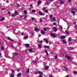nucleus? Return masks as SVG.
Segmentation results:
<instances>
[{
  "label": "nucleus",
  "instance_id": "obj_3",
  "mask_svg": "<svg viewBox=\"0 0 77 77\" xmlns=\"http://www.w3.org/2000/svg\"><path fill=\"white\" fill-rule=\"evenodd\" d=\"M34 30L35 32H39L40 30H39V29H38V28H35L34 29Z\"/></svg>",
  "mask_w": 77,
  "mask_h": 77
},
{
  "label": "nucleus",
  "instance_id": "obj_10",
  "mask_svg": "<svg viewBox=\"0 0 77 77\" xmlns=\"http://www.w3.org/2000/svg\"><path fill=\"white\" fill-rule=\"evenodd\" d=\"M44 47L45 48H50V46H49L44 45Z\"/></svg>",
  "mask_w": 77,
  "mask_h": 77
},
{
  "label": "nucleus",
  "instance_id": "obj_4",
  "mask_svg": "<svg viewBox=\"0 0 77 77\" xmlns=\"http://www.w3.org/2000/svg\"><path fill=\"white\" fill-rule=\"evenodd\" d=\"M38 73L39 74H40L41 75H44V73L40 71H38Z\"/></svg>",
  "mask_w": 77,
  "mask_h": 77
},
{
  "label": "nucleus",
  "instance_id": "obj_28",
  "mask_svg": "<svg viewBox=\"0 0 77 77\" xmlns=\"http://www.w3.org/2000/svg\"><path fill=\"white\" fill-rule=\"evenodd\" d=\"M24 14H27V11L26 10L24 11Z\"/></svg>",
  "mask_w": 77,
  "mask_h": 77
},
{
  "label": "nucleus",
  "instance_id": "obj_52",
  "mask_svg": "<svg viewBox=\"0 0 77 77\" xmlns=\"http://www.w3.org/2000/svg\"><path fill=\"white\" fill-rule=\"evenodd\" d=\"M17 6L18 7H20V4H17Z\"/></svg>",
  "mask_w": 77,
  "mask_h": 77
},
{
  "label": "nucleus",
  "instance_id": "obj_62",
  "mask_svg": "<svg viewBox=\"0 0 77 77\" xmlns=\"http://www.w3.org/2000/svg\"><path fill=\"white\" fill-rule=\"evenodd\" d=\"M23 35H24V33H21V35H22V36H23Z\"/></svg>",
  "mask_w": 77,
  "mask_h": 77
},
{
  "label": "nucleus",
  "instance_id": "obj_6",
  "mask_svg": "<svg viewBox=\"0 0 77 77\" xmlns=\"http://www.w3.org/2000/svg\"><path fill=\"white\" fill-rule=\"evenodd\" d=\"M49 68V66H45V69L46 70H47V69H48Z\"/></svg>",
  "mask_w": 77,
  "mask_h": 77
},
{
  "label": "nucleus",
  "instance_id": "obj_38",
  "mask_svg": "<svg viewBox=\"0 0 77 77\" xmlns=\"http://www.w3.org/2000/svg\"><path fill=\"white\" fill-rule=\"evenodd\" d=\"M24 16H25V17L24 18V19L26 20V19L27 18V16L26 15H25Z\"/></svg>",
  "mask_w": 77,
  "mask_h": 77
},
{
  "label": "nucleus",
  "instance_id": "obj_36",
  "mask_svg": "<svg viewBox=\"0 0 77 77\" xmlns=\"http://www.w3.org/2000/svg\"><path fill=\"white\" fill-rule=\"evenodd\" d=\"M10 45L12 48H14V47L13 46V45H12V44H10Z\"/></svg>",
  "mask_w": 77,
  "mask_h": 77
},
{
  "label": "nucleus",
  "instance_id": "obj_30",
  "mask_svg": "<svg viewBox=\"0 0 77 77\" xmlns=\"http://www.w3.org/2000/svg\"><path fill=\"white\" fill-rule=\"evenodd\" d=\"M43 30L44 31H47V28H44Z\"/></svg>",
  "mask_w": 77,
  "mask_h": 77
},
{
  "label": "nucleus",
  "instance_id": "obj_58",
  "mask_svg": "<svg viewBox=\"0 0 77 77\" xmlns=\"http://www.w3.org/2000/svg\"><path fill=\"white\" fill-rule=\"evenodd\" d=\"M44 41H46L47 40L45 38H44Z\"/></svg>",
  "mask_w": 77,
  "mask_h": 77
},
{
  "label": "nucleus",
  "instance_id": "obj_49",
  "mask_svg": "<svg viewBox=\"0 0 77 77\" xmlns=\"http://www.w3.org/2000/svg\"><path fill=\"white\" fill-rule=\"evenodd\" d=\"M2 10H3V11H4L5 10H6V9H5V8H2Z\"/></svg>",
  "mask_w": 77,
  "mask_h": 77
},
{
  "label": "nucleus",
  "instance_id": "obj_43",
  "mask_svg": "<svg viewBox=\"0 0 77 77\" xmlns=\"http://www.w3.org/2000/svg\"><path fill=\"white\" fill-rule=\"evenodd\" d=\"M46 29H48V30H50V28L48 27L47 28H46Z\"/></svg>",
  "mask_w": 77,
  "mask_h": 77
},
{
  "label": "nucleus",
  "instance_id": "obj_12",
  "mask_svg": "<svg viewBox=\"0 0 77 77\" xmlns=\"http://www.w3.org/2000/svg\"><path fill=\"white\" fill-rule=\"evenodd\" d=\"M42 3V2L41 1H38L37 2V4L38 5H39V4H41Z\"/></svg>",
  "mask_w": 77,
  "mask_h": 77
},
{
  "label": "nucleus",
  "instance_id": "obj_1",
  "mask_svg": "<svg viewBox=\"0 0 77 77\" xmlns=\"http://www.w3.org/2000/svg\"><path fill=\"white\" fill-rule=\"evenodd\" d=\"M50 35H51V36L52 37H53L54 38H57L56 34L54 33H50Z\"/></svg>",
  "mask_w": 77,
  "mask_h": 77
},
{
  "label": "nucleus",
  "instance_id": "obj_18",
  "mask_svg": "<svg viewBox=\"0 0 77 77\" xmlns=\"http://www.w3.org/2000/svg\"><path fill=\"white\" fill-rule=\"evenodd\" d=\"M61 39H64V38H65V37L63 36H62L60 37Z\"/></svg>",
  "mask_w": 77,
  "mask_h": 77
},
{
  "label": "nucleus",
  "instance_id": "obj_16",
  "mask_svg": "<svg viewBox=\"0 0 77 77\" xmlns=\"http://www.w3.org/2000/svg\"><path fill=\"white\" fill-rule=\"evenodd\" d=\"M38 47L39 48H41V47H42V46H41V45L40 44L38 45Z\"/></svg>",
  "mask_w": 77,
  "mask_h": 77
},
{
  "label": "nucleus",
  "instance_id": "obj_34",
  "mask_svg": "<svg viewBox=\"0 0 77 77\" xmlns=\"http://www.w3.org/2000/svg\"><path fill=\"white\" fill-rule=\"evenodd\" d=\"M50 2H48L47 4H46V5H49V4H50Z\"/></svg>",
  "mask_w": 77,
  "mask_h": 77
},
{
  "label": "nucleus",
  "instance_id": "obj_47",
  "mask_svg": "<svg viewBox=\"0 0 77 77\" xmlns=\"http://www.w3.org/2000/svg\"><path fill=\"white\" fill-rule=\"evenodd\" d=\"M46 41V44H48V40H47Z\"/></svg>",
  "mask_w": 77,
  "mask_h": 77
},
{
  "label": "nucleus",
  "instance_id": "obj_37",
  "mask_svg": "<svg viewBox=\"0 0 77 77\" xmlns=\"http://www.w3.org/2000/svg\"><path fill=\"white\" fill-rule=\"evenodd\" d=\"M38 43H40V44H42V42L41 41H40L39 42H38Z\"/></svg>",
  "mask_w": 77,
  "mask_h": 77
},
{
  "label": "nucleus",
  "instance_id": "obj_48",
  "mask_svg": "<svg viewBox=\"0 0 77 77\" xmlns=\"http://www.w3.org/2000/svg\"><path fill=\"white\" fill-rule=\"evenodd\" d=\"M33 62H34V63H36V61H33Z\"/></svg>",
  "mask_w": 77,
  "mask_h": 77
},
{
  "label": "nucleus",
  "instance_id": "obj_46",
  "mask_svg": "<svg viewBox=\"0 0 77 77\" xmlns=\"http://www.w3.org/2000/svg\"><path fill=\"white\" fill-rule=\"evenodd\" d=\"M53 24L54 25H56V23L55 22H54L53 23Z\"/></svg>",
  "mask_w": 77,
  "mask_h": 77
},
{
  "label": "nucleus",
  "instance_id": "obj_33",
  "mask_svg": "<svg viewBox=\"0 0 77 77\" xmlns=\"http://www.w3.org/2000/svg\"><path fill=\"white\" fill-rule=\"evenodd\" d=\"M18 53H16L15 54H14L15 56H17L18 55Z\"/></svg>",
  "mask_w": 77,
  "mask_h": 77
},
{
  "label": "nucleus",
  "instance_id": "obj_41",
  "mask_svg": "<svg viewBox=\"0 0 77 77\" xmlns=\"http://www.w3.org/2000/svg\"><path fill=\"white\" fill-rule=\"evenodd\" d=\"M69 41L71 42V38H70L69 39Z\"/></svg>",
  "mask_w": 77,
  "mask_h": 77
},
{
  "label": "nucleus",
  "instance_id": "obj_14",
  "mask_svg": "<svg viewBox=\"0 0 77 77\" xmlns=\"http://www.w3.org/2000/svg\"><path fill=\"white\" fill-rule=\"evenodd\" d=\"M25 46H26V47H29L30 46V45H29L28 44H26L25 45Z\"/></svg>",
  "mask_w": 77,
  "mask_h": 77
},
{
  "label": "nucleus",
  "instance_id": "obj_56",
  "mask_svg": "<svg viewBox=\"0 0 77 77\" xmlns=\"http://www.w3.org/2000/svg\"><path fill=\"white\" fill-rule=\"evenodd\" d=\"M43 11H45V8H43Z\"/></svg>",
  "mask_w": 77,
  "mask_h": 77
},
{
  "label": "nucleus",
  "instance_id": "obj_35",
  "mask_svg": "<svg viewBox=\"0 0 77 77\" xmlns=\"http://www.w3.org/2000/svg\"><path fill=\"white\" fill-rule=\"evenodd\" d=\"M73 11H77V8H73Z\"/></svg>",
  "mask_w": 77,
  "mask_h": 77
},
{
  "label": "nucleus",
  "instance_id": "obj_54",
  "mask_svg": "<svg viewBox=\"0 0 77 77\" xmlns=\"http://www.w3.org/2000/svg\"><path fill=\"white\" fill-rule=\"evenodd\" d=\"M74 8V7H72L71 8V9H72V10H73Z\"/></svg>",
  "mask_w": 77,
  "mask_h": 77
},
{
  "label": "nucleus",
  "instance_id": "obj_51",
  "mask_svg": "<svg viewBox=\"0 0 77 77\" xmlns=\"http://www.w3.org/2000/svg\"><path fill=\"white\" fill-rule=\"evenodd\" d=\"M53 17V15L51 14L50 15V18H51Z\"/></svg>",
  "mask_w": 77,
  "mask_h": 77
},
{
  "label": "nucleus",
  "instance_id": "obj_20",
  "mask_svg": "<svg viewBox=\"0 0 77 77\" xmlns=\"http://www.w3.org/2000/svg\"><path fill=\"white\" fill-rule=\"evenodd\" d=\"M62 41L63 43H64V44H66V42L65 40H63Z\"/></svg>",
  "mask_w": 77,
  "mask_h": 77
},
{
  "label": "nucleus",
  "instance_id": "obj_24",
  "mask_svg": "<svg viewBox=\"0 0 77 77\" xmlns=\"http://www.w3.org/2000/svg\"><path fill=\"white\" fill-rule=\"evenodd\" d=\"M60 4H63L64 3V2L63 1H61L60 2Z\"/></svg>",
  "mask_w": 77,
  "mask_h": 77
},
{
  "label": "nucleus",
  "instance_id": "obj_21",
  "mask_svg": "<svg viewBox=\"0 0 77 77\" xmlns=\"http://www.w3.org/2000/svg\"><path fill=\"white\" fill-rule=\"evenodd\" d=\"M28 36H25V37L24 38V39H27V38H28Z\"/></svg>",
  "mask_w": 77,
  "mask_h": 77
},
{
  "label": "nucleus",
  "instance_id": "obj_22",
  "mask_svg": "<svg viewBox=\"0 0 77 77\" xmlns=\"http://www.w3.org/2000/svg\"><path fill=\"white\" fill-rule=\"evenodd\" d=\"M66 34H67V35H69V32H68V31H67V30L66 31Z\"/></svg>",
  "mask_w": 77,
  "mask_h": 77
},
{
  "label": "nucleus",
  "instance_id": "obj_42",
  "mask_svg": "<svg viewBox=\"0 0 77 77\" xmlns=\"http://www.w3.org/2000/svg\"><path fill=\"white\" fill-rule=\"evenodd\" d=\"M53 20H54V21H56V18H55V17H54L53 18Z\"/></svg>",
  "mask_w": 77,
  "mask_h": 77
},
{
  "label": "nucleus",
  "instance_id": "obj_5",
  "mask_svg": "<svg viewBox=\"0 0 77 77\" xmlns=\"http://www.w3.org/2000/svg\"><path fill=\"white\" fill-rule=\"evenodd\" d=\"M38 13L40 15H41L42 16L44 15V14H42V13L41 12V11H39Z\"/></svg>",
  "mask_w": 77,
  "mask_h": 77
},
{
  "label": "nucleus",
  "instance_id": "obj_26",
  "mask_svg": "<svg viewBox=\"0 0 77 77\" xmlns=\"http://www.w3.org/2000/svg\"><path fill=\"white\" fill-rule=\"evenodd\" d=\"M63 67L66 69V70H68V68H66V67L65 66H64Z\"/></svg>",
  "mask_w": 77,
  "mask_h": 77
},
{
  "label": "nucleus",
  "instance_id": "obj_8",
  "mask_svg": "<svg viewBox=\"0 0 77 77\" xmlns=\"http://www.w3.org/2000/svg\"><path fill=\"white\" fill-rule=\"evenodd\" d=\"M8 39L9 40H10V41H12V42H14V40L10 38L9 37H8Z\"/></svg>",
  "mask_w": 77,
  "mask_h": 77
},
{
  "label": "nucleus",
  "instance_id": "obj_2",
  "mask_svg": "<svg viewBox=\"0 0 77 77\" xmlns=\"http://www.w3.org/2000/svg\"><path fill=\"white\" fill-rule=\"evenodd\" d=\"M65 57L69 59V60H71V57L69 56L68 55V54H66Z\"/></svg>",
  "mask_w": 77,
  "mask_h": 77
},
{
  "label": "nucleus",
  "instance_id": "obj_45",
  "mask_svg": "<svg viewBox=\"0 0 77 77\" xmlns=\"http://www.w3.org/2000/svg\"><path fill=\"white\" fill-rule=\"evenodd\" d=\"M69 74H68L66 76H65V77H69Z\"/></svg>",
  "mask_w": 77,
  "mask_h": 77
},
{
  "label": "nucleus",
  "instance_id": "obj_32",
  "mask_svg": "<svg viewBox=\"0 0 77 77\" xmlns=\"http://www.w3.org/2000/svg\"><path fill=\"white\" fill-rule=\"evenodd\" d=\"M49 2L50 3H51L52 2H53V0H50Z\"/></svg>",
  "mask_w": 77,
  "mask_h": 77
},
{
  "label": "nucleus",
  "instance_id": "obj_11",
  "mask_svg": "<svg viewBox=\"0 0 77 77\" xmlns=\"http://www.w3.org/2000/svg\"><path fill=\"white\" fill-rule=\"evenodd\" d=\"M41 33L42 34H43V35H45V32H44V31L43 30H41Z\"/></svg>",
  "mask_w": 77,
  "mask_h": 77
},
{
  "label": "nucleus",
  "instance_id": "obj_59",
  "mask_svg": "<svg viewBox=\"0 0 77 77\" xmlns=\"http://www.w3.org/2000/svg\"><path fill=\"white\" fill-rule=\"evenodd\" d=\"M71 0H68V2H69V3H70V2H71Z\"/></svg>",
  "mask_w": 77,
  "mask_h": 77
},
{
  "label": "nucleus",
  "instance_id": "obj_55",
  "mask_svg": "<svg viewBox=\"0 0 77 77\" xmlns=\"http://www.w3.org/2000/svg\"><path fill=\"white\" fill-rule=\"evenodd\" d=\"M34 20V17H32V21H33V20Z\"/></svg>",
  "mask_w": 77,
  "mask_h": 77
},
{
  "label": "nucleus",
  "instance_id": "obj_29",
  "mask_svg": "<svg viewBox=\"0 0 77 77\" xmlns=\"http://www.w3.org/2000/svg\"><path fill=\"white\" fill-rule=\"evenodd\" d=\"M32 12H35V10H32Z\"/></svg>",
  "mask_w": 77,
  "mask_h": 77
},
{
  "label": "nucleus",
  "instance_id": "obj_40",
  "mask_svg": "<svg viewBox=\"0 0 77 77\" xmlns=\"http://www.w3.org/2000/svg\"><path fill=\"white\" fill-rule=\"evenodd\" d=\"M57 55H56L55 57V59H57Z\"/></svg>",
  "mask_w": 77,
  "mask_h": 77
},
{
  "label": "nucleus",
  "instance_id": "obj_57",
  "mask_svg": "<svg viewBox=\"0 0 77 77\" xmlns=\"http://www.w3.org/2000/svg\"><path fill=\"white\" fill-rule=\"evenodd\" d=\"M8 14L9 15H10V14H11V12H10V11H8Z\"/></svg>",
  "mask_w": 77,
  "mask_h": 77
},
{
  "label": "nucleus",
  "instance_id": "obj_60",
  "mask_svg": "<svg viewBox=\"0 0 77 77\" xmlns=\"http://www.w3.org/2000/svg\"><path fill=\"white\" fill-rule=\"evenodd\" d=\"M18 45H21V44H20V43H18Z\"/></svg>",
  "mask_w": 77,
  "mask_h": 77
},
{
  "label": "nucleus",
  "instance_id": "obj_63",
  "mask_svg": "<svg viewBox=\"0 0 77 77\" xmlns=\"http://www.w3.org/2000/svg\"><path fill=\"white\" fill-rule=\"evenodd\" d=\"M49 44H51V42L49 41Z\"/></svg>",
  "mask_w": 77,
  "mask_h": 77
},
{
  "label": "nucleus",
  "instance_id": "obj_25",
  "mask_svg": "<svg viewBox=\"0 0 77 77\" xmlns=\"http://www.w3.org/2000/svg\"><path fill=\"white\" fill-rule=\"evenodd\" d=\"M14 77V74H11V75L10 76V77Z\"/></svg>",
  "mask_w": 77,
  "mask_h": 77
},
{
  "label": "nucleus",
  "instance_id": "obj_50",
  "mask_svg": "<svg viewBox=\"0 0 77 77\" xmlns=\"http://www.w3.org/2000/svg\"><path fill=\"white\" fill-rule=\"evenodd\" d=\"M73 49H74L73 48H70V50H73Z\"/></svg>",
  "mask_w": 77,
  "mask_h": 77
},
{
  "label": "nucleus",
  "instance_id": "obj_53",
  "mask_svg": "<svg viewBox=\"0 0 77 77\" xmlns=\"http://www.w3.org/2000/svg\"><path fill=\"white\" fill-rule=\"evenodd\" d=\"M40 23H42V20H40Z\"/></svg>",
  "mask_w": 77,
  "mask_h": 77
},
{
  "label": "nucleus",
  "instance_id": "obj_17",
  "mask_svg": "<svg viewBox=\"0 0 77 77\" xmlns=\"http://www.w3.org/2000/svg\"><path fill=\"white\" fill-rule=\"evenodd\" d=\"M5 19V17H3L2 19H0V20H1V21H3Z\"/></svg>",
  "mask_w": 77,
  "mask_h": 77
},
{
  "label": "nucleus",
  "instance_id": "obj_7",
  "mask_svg": "<svg viewBox=\"0 0 77 77\" xmlns=\"http://www.w3.org/2000/svg\"><path fill=\"white\" fill-rule=\"evenodd\" d=\"M54 30L55 31V32H57V28L56 27H54Z\"/></svg>",
  "mask_w": 77,
  "mask_h": 77
},
{
  "label": "nucleus",
  "instance_id": "obj_27",
  "mask_svg": "<svg viewBox=\"0 0 77 77\" xmlns=\"http://www.w3.org/2000/svg\"><path fill=\"white\" fill-rule=\"evenodd\" d=\"M45 12L46 14H48V10H46L45 11Z\"/></svg>",
  "mask_w": 77,
  "mask_h": 77
},
{
  "label": "nucleus",
  "instance_id": "obj_64",
  "mask_svg": "<svg viewBox=\"0 0 77 77\" xmlns=\"http://www.w3.org/2000/svg\"><path fill=\"white\" fill-rule=\"evenodd\" d=\"M75 26L76 28H77V24L75 25Z\"/></svg>",
  "mask_w": 77,
  "mask_h": 77
},
{
  "label": "nucleus",
  "instance_id": "obj_39",
  "mask_svg": "<svg viewBox=\"0 0 77 77\" xmlns=\"http://www.w3.org/2000/svg\"><path fill=\"white\" fill-rule=\"evenodd\" d=\"M73 73H74V74H77V72L76 71H74L73 72Z\"/></svg>",
  "mask_w": 77,
  "mask_h": 77
},
{
  "label": "nucleus",
  "instance_id": "obj_15",
  "mask_svg": "<svg viewBox=\"0 0 77 77\" xmlns=\"http://www.w3.org/2000/svg\"><path fill=\"white\" fill-rule=\"evenodd\" d=\"M71 12L72 13V14L73 15H75V12L74 11H72Z\"/></svg>",
  "mask_w": 77,
  "mask_h": 77
},
{
  "label": "nucleus",
  "instance_id": "obj_9",
  "mask_svg": "<svg viewBox=\"0 0 77 77\" xmlns=\"http://www.w3.org/2000/svg\"><path fill=\"white\" fill-rule=\"evenodd\" d=\"M29 51L30 52H32V53H33V52H34V51H33L32 49H29Z\"/></svg>",
  "mask_w": 77,
  "mask_h": 77
},
{
  "label": "nucleus",
  "instance_id": "obj_13",
  "mask_svg": "<svg viewBox=\"0 0 77 77\" xmlns=\"http://www.w3.org/2000/svg\"><path fill=\"white\" fill-rule=\"evenodd\" d=\"M17 75L18 77H21V72H20L19 73H18Z\"/></svg>",
  "mask_w": 77,
  "mask_h": 77
},
{
  "label": "nucleus",
  "instance_id": "obj_31",
  "mask_svg": "<svg viewBox=\"0 0 77 77\" xmlns=\"http://www.w3.org/2000/svg\"><path fill=\"white\" fill-rule=\"evenodd\" d=\"M27 73H29V68H28V71H27Z\"/></svg>",
  "mask_w": 77,
  "mask_h": 77
},
{
  "label": "nucleus",
  "instance_id": "obj_61",
  "mask_svg": "<svg viewBox=\"0 0 77 77\" xmlns=\"http://www.w3.org/2000/svg\"><path fill=\"white\" fill-rule=\"evenodd\" d=\"M35 74H38V72H35Z\"/></svg>",
  "mask_w": 77,
  "mask_h": 77
},
{
  "label": "nucleus",
  "instance_id": "obj_44",
  "mask_svg": "<svg viewBox=\"0 0 77 77\" xmlns=\"http://www.w3.org/2000/svg\"><path fill=\"white\" fill-rule=\"evenodd\" d=\"M15 16H16V15L15 14H13L12 15V17H15Z\"/></svg>",
  "mask_w": 77,
  "mask_h": 77
},
{
  "label": "nucleus",
  "instance_id": "obj_19",
  "mask_svg": "<svg viewBox=\"0 0 77 77\" xmlns=\"http://www.w3.org/2000/svg\"><path fill=\"white\" fill-rule=\"evenodd\" d=\"M14 14L16 15H18V13H17V11H15Z\"/></svg>",
  "mask_w": 77,
  "mask_h": 77
},
{
  "label": "nucleus",
  "instance_id": "obj_23",
  "mask_svg": "<svg viewBox=\"0 0 77 77\" xmlns=\"http://www.w3.org/2000/svg\"><path fill=\"white\" fill-rule=\"evenodd\" d=\"M1 50H4V48L3 46H2L1 48Z\"/></svg>",
  "mask_w": 77,
  "mask_h": 77
}]
</instances>
